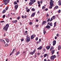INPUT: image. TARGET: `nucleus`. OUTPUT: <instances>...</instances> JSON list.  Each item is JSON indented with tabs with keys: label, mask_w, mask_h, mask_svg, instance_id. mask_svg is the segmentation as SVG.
Returning a JSON list of instances; mask_svg holds the SVG:
<instances>
[{
	"label": "nucleus",
	"mask_w": 61,
	"mask_h": 61,
	"mask_svg": "<svg viewBox=\"0 0 61 61\" xmlns=\"http://www.w3.org/2000/svg\"><path fill=\"white\" fill-rule=\"evenodd\" d=\"M9 27V24H7L3 28V30H5V31H7L8 29V28Z\"/></svg>",
	"instance_id": "1"
},
{
	"label": "nucleus",
	"mask_w": 61,
	"mask_h": 61,
	"mask_svg": "<svg viewBox=\"0 0 61 61\" xmlns=\"http://www.w3.org/2000/svg\"><path fill=\"white\" fill-rule=\"evenodd\" d=\"M56 58V56L55 55H54L51 56L50 58L51 60H54V58Z\"/></svg>",
	"instance_id": "2"
},
{
	"label": "nucleus",
	"mask_w": 61,
	"mask_h": 61,
	"mask_svg": "<svg viewBox=\"0 0 61 61\" xmlns=\"http://www.w3.org/2000/svg\"><path fill=\"white\" fill-rule=\"evenodd\" d=\"M26 41L27 42H29L30 41V38L28 37L26 38Z\"/></svg>",
	"instance_id": "3"
},
{
	"label": "nucleus",
	"mask_w": 61,
	"mask_h": 61,
	"mask_svg": "<svg viewBox=\"0 0 61 61\" xmlns=\"http://www.w3.org/2000/svg\"><path fill=\"white\" fill-rule=\"evenodd\" d=\"M36 49H35L33 52H30V55H33V54H34L35 53L36 51Z\"/></svg>",
	"instance_id": "4"
},
{
	"label": "nucleus",
	"mask_w": 61,
	"mask_h": 61,
	"mask_svg": "<svg viewBox=\"0 0 61 61\" xmlns=\"http://www.w3.org/2000/svg\"><path fill=\"white\" fill-rule=\"evenodd\" d=\"M18 7V5H16L15 6V10H16V9H17Z\"/></svg>",
	"instance_id": "5"
},
{
	"label": "nucleus",
	"mask_w": 61,
	"mask_h": 61,
	"mask_svg": "<svg viewBox=\"0 0 61 61\" xmlns=\"http://www.w3.org/2000/svg\"><path fill=\"white\" fill-rule=\"evenodd\" d=\"M46 48L47 49V50H48L49 49H50V46H47L46 47Z\"/></svg>",
	"instance_id": "6"
},
{
	"label": "nucleus",
	"mask_w": 61,
	"mask_h": 61,
	"mask_svg": "<svg viewBox=\"0 0 61 61\" xmlns=\"http://www.w3.org/2000/svg\"><path fill=\"white\" fill-rule=\"evenodd\" d=\"M3 1L4 2H7L8 3L9 2H10V0H4Z\"/></svg>",
	"instance_id": "7"
},
{
	"label": "nucleus",
	"mask_w": 61,
	"mask_h": 61,
	"mask_svg": "<svg viewBox=\"0 0 61 61\" xmlns=\"http://www.w3.org/2000/svg\"><path fill=\"white\" fill-rule=\"evenodd\" d=\"M0 41H1V42H2L5 44V40H3L2 39H0Z\"/></svg>",
	"instance_id": "8"
},
{
	"label": "nucleus",
	"mask_w": 61,
	"mask_h": 61,
	"mask_svg": "<svg viewBox=\"0 0 61 61\" xmlns=\"http://www.w3.org/2000/svg\"><path fill=\"white\" fill-rule=\"evenodd\" d=\"M56 44V41H53V46H54Z\"/></svg>",
	"instance_id": "9"
},
{
	"label": "nucleus",
	"mask_w": 61,
	"mask_h": 61,
	"mask_svg": "<svg viewBox=\"0 0 61 61\" xmlns=\"http://www.w3.org/2000/svg\"><path fill=\"white\" fill-rule=\"evenodd\" d=\"M42 46H40L37 49L38 50H41V49H42Z\"/></svg>",
	"instance_id": "10"
},
{
	"label": "nucleus",
	"mask_w": 61,
	"mask_h": 61,
	"mask_svg": "<svg viewBox=\"0 0 61 61\" xmlns=\"http://www.w3.org/2000/svg\"><path fill=\"white\" fill-rule=\"evenodd\" d=\"M30 1L34 3L35 2H36V0H30Z\"/></svg>",
	"instance_id": "11"
},
{
	"label": "nucleus",
	"mask_w": 61,
	"mask_h": 61,
	"mask_svg": "<svg viewBox=\"0 0 61 61\" xmlns=\"http://www.w3.org/2000/svg\"><path fill=\"white\" fill-rule=\"evenodd\" d=\"M17 20H16L15 21H13L12 22L13 23H16L17 22Z\"/></svg>",
	"instance_id": "12"
},
{
	"label": "nucleus",
	"mask_w": 61,
	"mask_h": 61,
	"mask_svg": "<svg viewBox=\"0 0 61 61\" xmlns=\"http://www.w3.org/2000/svg\"><path fill=\"white\" fill-rule=\"evenodd\" d=\"M35 13H34L32 14L31 15V17H34V16H35Z\"/></svg>",
	"instance_id": "13"
},
{
	"label": "nucleus",
	"mask_w": 61,
	"mask_h": 61,
	"mask_svg": "<svg viewBox=\"0 0 61 61\" xmlns=\"http://www.w3.org/2000/svg\"><path fill=\"white\" fill-rule=\"evenodd\" d=\"M54 52H55V51H54V50H53L51 52V54L52 55H53L54 54Z\"/></svg>",
	"instance_id": "14"
},
{
	"label": "nucleus",
	"mask_w": 61,
	"mask_h": 61,
	"mask_svg": "<svg viewBox=\"0 0 61 61\" xmlns=\"http://www.w3.org/2000/svg\"><path fill=\"white\" fill-rule=\"evenodd\" d=\"M50 6H53V5H54V4L53 3H51L50 2Z\"/></svg>",
	"instance_id": "15"
},
{
	"label": "nucleus",
	"mask_w": 61,
	"mask_h": 61,
	"mask_svg": "<svg viewBox=\"0 0 61 61\" xmlns=\"http://www.w3.org/2000/svg\"><path fill=\"white\" fill-rule=\"evenodd\" d=\"M46 21H44L42 22V25H44V24H46Z\"/></svg>",
	"instance_id": "16"
},
{
	"label": "nucleus",
	"mask_w": 61,
	"mask_h": 61,
	"mask_svg": "<svg viewBox=\"0 0 61 61\" xmlns=\"http://www.w3.org/2000/svg\"><path fill=\"white\" fill-rule=\"evenodd\" d=\"M5 40L6 41V42L7 43H9V40L7 38H6L5 39Z\"/></svg>",
	"instance_id": "17"
},
{
	"label": "nucleus",
	"mask_w": 61,
	"mask_h": 61,
	"mask_svg": "<svg viewBox=\"0 0 61 61\" xmlns=\"http://www.w3.org/2000/svg\"><path fill=\"white\" fill-rule=\"evenodd\" d=\"M34 3H32V2H30L29 3V5H32Z\"/></svg>",
	"instance_id": "18"
},
{
	"label": "nucleus",
	"mask_w": 61,
	"mask_h": 61,
	"mask_svg": "<svg viewBox=\"0 0 61 61\" xmlns=\"http://www.w3.org/2000/svg\"><path fill=\"white\" fill-rule=\"evenodd\" d=\"M50 27L49 25H47L46 26V28H47V29H49V28H50Z\"/></svg>",
	"instance_id": "19"
},
{
	"label": "nucleus",
	"mask_w": 61,
	"mask_h": 61,
	"mask_svg": "<svg viewBox=\"0 0 61 61\" xmlns=\"http://www.w3.org/2000/svg\"><path fill=\"white\" fill-rule=\"evenodd\" d=\"M61 48V46H59L58 47V50H60Z\"/></svg>",
	"instance_id": "20"
},
{
	"label": "nucleus",
	"mask_w": 61,
	"mask_h": 61,
	"mask_svg": "<svg viewBox=\"0 0 61 61\" xmlns=\"http://www.w3.org/2000/svg\"><path fill=\"white\" fill-rule=\"evenodd\" d=\"M58 3H59V5H61V0H59L58 1Z\"/></svg>",
	"instance_id": "21"
},
{
	"label": "nucleus",
	"mask_w": 61,
	"mask_h": 61,
	"mask_svg": "<svg viewBox=\"0 0 61 61\" xmlns=\"http://www.w3.org/2000/svg\"><path fill=\"white\" fill-rule=\"evenodd\" d=\"M46 31L44 30H43V33H44V35H45V34H46Z\"/></svg>",
	"instance_id": "22"
},
{
	"label": "nucleus",
	"mask_w": 61,
	"mask_h": 61,
	"mask_svg": "<svg viewBox=\"0 0 61 61\" xmlns=\"http://www.w3.org/2000/svg\"><path fill=\"white\" fill-rule=\"evenodd\" d=\"M56 22H55L54 23V27L56 26Z\"/></svg>",
	"instance_id": "23"
},
{
	"label": "nucleus",
	"mask_w": 61,
	"mask_h": 61,
	"mask_svg": "<svg viewBox=\"0 0 61 61\" xmlns=\"http://www.w3.org/2000/svg\"><path fill=\"white\" fill-rule=\"evenodd\" d=\"M20 52L18 51L17 52V53H16V55H19V54H20Z\"/></svg>",
	"instance_id": "24"
},
{
	"label": "nucleus",
	"mask_w": 61,
	"mask_h": 61,
	"mask_svg": "<svg viewBox=\"0 0 61 61\" xmlns=\"http://www.w3.org/2000/svg\"><path fill=\"white\" fill-rule=\"evenodd\" d=\"M30 38L31 39H34V37H33V36L32 35L31 36Z\"/></svg>",
	"instance_id": "25"
},
{
	"label": "nucleus",
	"mask_w": 61,
	"mask_h": 61,
	"mask_svg": "<svg viewBox=\"0 0 61 61\" xmlns=\"http://www.w3.org/2000/svg\"><path fill=\"white\" fill-rule=\"evenodd\" d=\"M50 25L51 26H53V25H52V23L50 22Z\"/></svg>",
	"instance_id": "26"
},
{
	"label": "nucleus",
	"mask_w": 61,
	"mask_h": 61,
	"mask_svg": "<svg viewBox=\"0 0 61 61\" xmlns=\"http://www.w3.org/2000/svg\"><path fill=\"white\" fill-rule=\"evenodd\" d=\"M5 11H6V10H4L2 12V13L3 14H4L5 12Z\"/></svg>",
	"instance_id": "27"
},
{
	"label": "nucleus",
	"mask_w": 61,
	"mask_h": 61,
	"mask_svg": "<svg viewBox=\"0 0 61 61\" xmlns=\"http://www.w3.org/2000/svg\"><path fill=\"white\" fill-rule=\"evenodd\" d=\"M14 5H17V2L16 1H15L14 2Z\"/></svg>",
	"instance_id": "28"
},
{
	"label": "nucleus",
	"mask_w": 61,
	"mask_h": 61,
	"mask_svg": "<svg viewBox=\"0 0 61 61\" xmlns=\"http://www.w3.org/2000/svg\"><path fill=\"white\" fill-rule=\"evenodd\" d=\"M42 9H45L46 8V7L45 6H43L42 8Z\"/></svg>",
	"instance_id": "29"
},
{
	"label": "nucleus",
	"mask_w": 61,
	"mask_h": 61,
	"mask_svg": "<svg viewBox=\"0 0 61 61\" xmlns=\"http://www.w3.org/2000/svg\"><path fill=\"white\" fill-rule=\"evenodd\" d=\"M32 36H33V37H34H34H36V35L35 34L33 35H32Z\"/></svg>",
	"instance_id": "30"
},
{
	"label": "nucleus",
	"mask_w": 61,
	"mask_h": 61,
	"mask_svg": "<svg viewBox=\"0 0 61 61\" xmlns=\"http://www.w3.org/2000/svg\"><path fill=\"white\" fill-rule=\"evenodd\" d=\"M30 11V9H29L26 10V12H29Z\"/></svg>",
	"instance_id": "31"
},
{
	"label": "nucleus",
	"mask_w": 61,
	"mask_h": 61,
	"mask_svg": "<svg viewBox=\"0 0 61 61\" xmlns=\"http://www.w3.org/2000/svg\"><path fill=\"white\" fill-rule=\"evenodd\" d=\"M32 11H35V9L34 8H32L31 9Z\"/></svg>",
	"instance_id": "32"
},
{
	"label": "nucleus",
	"mask_w": 61,
	"mask_h": 61,
	"mask_svg": "<svg viewBox=\"0 0 61 61\" xmlns=\"http://www.w3.org/2000/svg\"><path fill=\"white\" fill-rule=\"evenodd\" d=\"M8 9V7L7 6L5 8L6 10H7Z\"/></svg>",
	"instance_id": "33"
},
{
	"label": "nucleus",
	"mask_w": 61,
	"mask_h": 61,
	"mask_svg": "<svg viewBox=\"0 0 61 61\" xmlns=\"http://www.w3.org/2000/svg\"><path fill=\"white\" fill-rule=\"evenodd\" d=\"M53 49V47H51L50 49V51H51Z\"/></svg>",
	"instance_id": "34"
},
{
	"label": "nucleus",
	"mask_w": 61,
	"mask_h": 61,
	"mask_svg": "<svg viewBox=\"0 0 61 61\" xmlns=\"http://www.w3.org/2000/svg\"><path fill=\"white\" fill-rule=\"evenodd\" d=\"M15 49H13L12 52V53H13V52H15Z\"/></svg>",
	"instance_id": "35"
},
{
	"label": "nucleus",
	"mask_w": 61,
	"mask_h": 61,
	"mask_svg": "<svg viewBox=\"0 0 61 61\" xmlns=\"http://www.w3.org/2000/svg\"><path fill=\"white\" fill-rule=\"evenodd\" d=\"M50 3H54V1L53 0H52V1H50Z\"/></svg>",
	"instance_id": "36"
},
{
	"label": "nucleus",
	"mask_w": 61,
	"mask_h": 61,
	"mask_svg": "<svg viewBox=\"0 0 61 61\" xmlns=\"http://www.w3.org/2000/svg\"><path fill=\"white\" fill-rule=\"evenodd\" d=\"M8 46V44L6 43L5 45V46Z\"/></svg>",
	"instance_id": "37"
},
{
	"label": "nucleus",
	"mask_w": 61,
	"mask_h": 61,
	"mask_svg": "<svg viewBox=\"0 0 61 61\" xmlns=\"http://www.w3.org/2000/svg\"><path fill=\"white\" fill-rule=\"evenodd\" d=\"M4 5H6L7 4V2H5L4 1Z\"/></svg>",
	"instance_id": "38"
},
{
	"label": "nucleus",
	"mask_w": 61,
	"mask_h": 61,
	"mask_svg": "<svg viewBox=\"0 0 61 61\" xmlns=\"http://www.w3.org/2000/svg\"><path fill=\"white\" fill-rule=\"evenodd\" d=\"M55 8H56V9H57L58 8V6H56L55 7Z\"/></svg>",
	"instance_id": "39"
},
{
	"label": "nucleus",
	"mask_w": 61,
	"mask_h": 61,
	"mask_svg": "<svg viewBox=\"0 0 61 61\" xmlns=\"http://www.w3.org/2000/svg\"><path fill=\"white\" fill-rule=\"evenodd\" d=\"M53 20V18H51V20L50 21V22H51L52 21V20Z\"/></svg>",
	"instance_id": "40"
},
{
	"label": "nucleus",
	"mask_w": 61,
	"mask_h": 61,
	"mask_svg": "<svg viewBox=\"0 0 61 61\" xmlns=\"http://www.w3.org/2000/svg\"><path fill=\"white\" fill-rule=\"evenodd\" d=\"M50 19L49 18L47 20V22H49L50 21Z\"/></svg>",
	"instance_id": "41"
},
{
	"label": "nucleus",
	"mask_w": 61,
	"mask_h": 61,
	"mask_svg": "<svg viewBox=\"0 0 61 61\" xmlns=\"http://www.w3.org/2000/svg\"><path fill=\"white\" fill-rule=\"evenodd\" d=\"M52 17L53 19H55V16H54Z\"/></svg>",
	"instance_id": "42"
},
{
	"label": "nucleus",
	"mask_w": 61,
	"mask_h": 61,
	"mask_svg": "<svg viewBox=\"0 0 61 61\" xmlns=\"http://www.w3.org/2000/svg\"><path fill=\"white\" fill-rule=\"evenodd\" d=\"M61 12V10H59L58 11V13H60Z\"/></svg>",
	"instance_id": "43"
},
{
	"label": "nucleus",
	"mask_w": 61,
	"mask_h": 61,
	"mask_svg": "<svg viewBox=\"0 0 61 61\" xmlns=\"http://www.w3.org/2000/svg\"><path fill=\"white\" fill-rule=\"evenodd\" d=\"M47 56V54H45L44 55V57H46V56Z\"/></svg>",
	"instance_id": "44"
},
{
	"label": "nucleus",
	"mask_w": 61,
	"mask_h": 61,
	"mask_svg": "<svg viewBox=\"0 0 61 61\" xmlns=\"http://www.w3.org/2000/svg\"><path fill=\"white\" fill-rule=\"evenodd\" d=\"M38 38L37 37H36V39H35L36 40V41H37V40H38Z\"/></svg>",
	"instance_id": "45"
},
{
	"label": "nucleus",
	"mask_w": 61,
	"mask_h": 61,
	"mask_svg": "<svg viewBox=\"0 0 61 61\" xmlns=\"http://www.w3.org/2000/svg\"><path fill=\"white\" fill-rule=\"evenodd\" d=\"M20 19V16H18V17H17V19L18 20H19Z\"/></svg>",
	"instance_id": "46"
},
{
	"label": "nucleus",
	"mask_w": 61,
	"mask_h": 61,
	"mask_svg": "<svg viewBox=\"0 0 61 61\" xmlns=\"http://www.w3.org/2000/svg\"><path fill=\"white\" fill-rule=\"evenodd\" d=\"M36 22H38V20L37 19H36Z\"/></svg>",
	"instance_id": "47"
},
{
	"label": "nucleus",
	"mask_w": 61,
	"mask_h": 61,
	"mask_svg": "<svg viewBox=\"0 0 61 61\" xmlns=\"http://www.w3.org/2000/svg\"><path fill=\"white\" fill-rule=\"evenodd\" d=\"M37 54L38 56H39L40 55V53H38Z\"/></svg>",
	"instance_id": "48"
},
{
	"label": "nucleus",
	"mask_w": 61,
	"mask_h": 61,
	"mask_svg": "<svg viewBox=\"0 0 61 61\" xmlns=\"http://www.w3.org/2000/svg\"><path fill=\"white\" fill-rule=\"evenodd\" d=\"M5 15H4L3 16V18H5Z\"/></svg>",
	"instance_id": "49"
},
{
	"label": "nucleus",
	"mask_w": 61,
	"mask_h": 61,
	"mask_svg": "<svg viewBox=\"0 0 61 61\" xmlns=\"http://www.w3.org/2000/svg\"><path fill=\"white\" fill-rule=\"evenodd\" d=\"M24 17V18H26V17H27L26 15H25Z\"/></svg>",
	"instance_id": "50"
},
{
	"label": "nucleus",
	"mask_w": 61,
	"mask_h": 61,
	"mask_svg": "<svg viewBox=\"0 0 61 61\" xmlns=\"http://www.w3.org/2000/svg\"><path fill=\"white\" fill-rule=\"evenodd\" d=\"M52 6H50L49 7V8H52Z\"/></svg>",
	"instance_id": "51"
},
{
	"label": "nucleus",
	"mask_w": 61,
	"mask_h": 61,
	"mask_svg": "<svg viewBox=\"0 0 61 61\" xmlns=\"http://www.w3.org/2000/svg\"><path fill=\"white\" fill-rule=\"evenodd\" d=\"M43 51H44V52H45L46 51V49H45L44 48L43 49Z\"/></svg>",
	"instance_id": "52"
},
{
	"label": "nucleus",
	"mask_w": 61,
	"mask_h": 61,
	"mask_svg": "<svg viewBox=\"0 0 61 61\" xmlns=\"http://www.w3.org/2000/svg\"><path fill=\"white\" fill-rule=\"evenodd\" d=\"M1 23H4V22H5V21H1Z\"/></svg>",
	"instance_id": "53"
},
{
	"label": "nucleus",
	"mask_w": 61,
	"mask_h": 61,
	"mask_svg": "<svg viewBox=\"0 0 61 61\" xmlns=\"http://www.w3.org/2000/svg\"><path fill=\"white\" fill-rule=\"evenodd\" d=\"M38 5L40 4V2L39 1H38Z\"/></svg>",
	"instance_id": "54"
},
{
	"label": "nucleus",
	"mask_w": 61,
	"mask_h": 61,
	"mask_svg": "<svg viewBox=\"0 0 61 61\" xmlns=\"http://www.w3.org/2000/svg\"><path fill=\"white\" fill-rule=\"evenodd\" d=\"M24 39H22L21 40V41H24Z\"/></svg>",
	"instance_id": "55"
},
{
	"label": "nucleus",
	"mask_w": 61,
	"mask_h": 61,
	"mask_svg": "<svg viewBox=\"0 0 61 61\" xmlns=\"http://www.w3.org/2000/svg\"><path fill=\"white\" fill-rule=\"evenodd\" d=\"M45 11H47V10H48V9L47 8L46 9H45Z\"/></svg>",
	"instance_id": "56"
},
{
	"label": "nucleus",
	"mask_w": 61,
	"mask_h": 61,
	"mask_svg": "<svg viewBox=\"0 0 61 61\" xmlns=\"http://www.w3.org/2000/svg\"><path fill=\"white\" fill-rule=\"evenodd\" d=\"M41 39H39V42H41Z\"/></svg>",
	"instance_id": "57"
},
{
	"label": "nucleus",
	"mask_w": 61,
	"mask_h": 61,
	"mask_svg": "<svg viewBox=\"0 0 61 61\" xmlns=\"http://www.w3.org/2000/svg\"><path fill=\"white\" fill-rule=\"evenodd\" d=\"M32 23L30 22V25H32Z\"/></svg>",
	"instance_id": "58"
},
{
	"label": "nucleus",
	"mask_w": 61,
	"mask_h": 61,
	"mask_svg": "<svg viewBox=\"0 0 61 61\" xmlns=\"http://www.w3.org/2000/svg\"><path fill=\"white\" fill-rule=\"evenodd\" d=\"M22 18H24V15L22 16Z\"/></svg>",
	"instance_id": "59"
},
{
	"label": "nucleus",
	"mask_w": 61,
	"mask_h": 61,
	"mask_svg": "<svg viewBox=\"0 0 61 61\" xmlns=\"http://www.w3.org/2000/svg\"><path fill=\"white\" fill-rule=\"evenodd\" d=\"M50 25V22H49L47 24L48 25Z\"/></svg>",
	"instance_id": "60"
},
{
	"label": "nucleus",
	"mask_w": 61,
	"mask_h": 61,
	"mask_svg": "<svg viewBox=\"0 0 61 61\" xmlns=\"http://www.w3.org/2000/svg\"><path fill=\"white\" fill-rule=\"evenodd\" d=\"M56 36H59V35H58V34H57V35H56Z\"/></svg>",
	"instance_id": "61"
},
{
	"label": "nucleus",
	"mask_w": 61,
	"mask_h": 61,
	"mask_svg": "<svg viewBox=\"0 0 61 61\" xmlns=\"http://www.w3.org/2000/svg\"><path fill=\"white\" fill-rule=\"evenodd\" d=\"M55 39H57V37L56 36H55Z\"/></svg>",
	"instance_id": "62"
},
{
	"label": "nucleus",
	"mask_w": 61,
	"mask_h": 61,
	"mask_svg": "<svg viewBox=\"0 0 61 61\" xmlns=\"http://www.w3.org/2000/svg\"><path fill=\"white\" fill-rule=\"evenodd\" d=\"M36 26L37 27H38V25H36Z\"/></svg>",
	"instance_id": "63"
},
{
	"label": "nucleus",
	"mask_w": 61,
	"mask_h": 61,
	"mask_svg": "<svg viewBox=\"0 0 61 61\" xmlns=\"http://www.w3.org/2000/svg\"><path fill=\"white\" fill-rule=\"evenodd\" d=\"M44 61H47L46 60V59H44Z\"/></svg>",
	"instance_id": "64"
}]
</instances>
